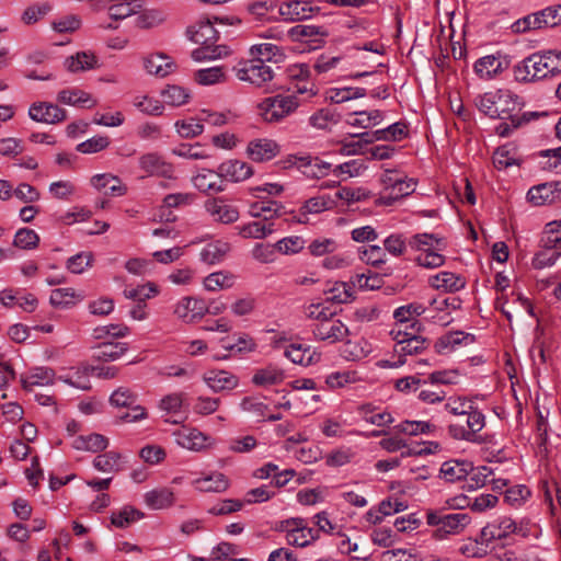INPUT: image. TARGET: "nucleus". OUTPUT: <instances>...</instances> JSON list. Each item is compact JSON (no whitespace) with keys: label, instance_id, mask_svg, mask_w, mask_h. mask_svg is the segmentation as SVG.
Masks as SVG:
<instances>
[{"label":"nucleus","instance_id":"35","mask_svg":"<svg viewBox=\"0 0 561 561\" xmlns=\"http://www.w3.org/2000/svg\"><path fill=\"white\" fill-rule=\"evenodd\" d=\"M351 283L353 286H357L364 290L379 289L385 284L383 274L367 270V272L357 273L351 276Z\"/></svg>","mask_w":561,"mask_h":561},{"label":"nucleus","instance_id":"64","mask_svg":"<svg viewBox=\"0 0 561 561\" xmlns=\"http://www.w3.org/2000/svg\"><path fill=\"white\" fill-rule=\"evenodd\" d=\"M110 146L107 136H94L77 146V150L81 153H95L106 149Z\"/></svg>","mask_w":561,"mask_h":561},{"label":"nucleus","instance_id":"36","mask_svg":"<svg viewBox=\"0 0 561 561\" xmlns=\"http://www.w3.org/2000/svg\"><path fill=\"white\" fill-rule=\"evenodd\" d=\"M388 516L408 510L410 500L400 483L388 484Z\"/></svg>","mask_w":561,"mask_h":561},{"label":"nucleus","instance_id":"30","mask_svg":"<svg viewBox=\"0 0 561 561\" xmlns=\"http://www.w3.org/2000/svg\"><path fill=\"white\" fill-rule=\"evenodd\" d=\"M473 470V466L467 460H448L440 467V476L448 482H456L467 478Z\"/></svg>","mask_w":561,"mask_h":561},{"label":"nucleus","instance_id":"42","mask_svg":"<svg viewBox=\"0 0 561 561\" xmlns=\"http://www.w3.org/2000/svg\"><path fill=\"white\" fill-rule=\"evenodd\" d=\"M230 245L227 242L215 241L206 244L201 251V260L207 264H216L224 260L229 252Z\"/></svg>","mask_w":561,"mask_h":561},{"label":"nucleus","instance_id":"14","mask_svg":"<svg viewBox=\"0 0 561 561\" xmlns=\"http://www.w3.org/2000/svg\"><path fill=\"white\" fill-rule=\"evenodd\" d=\"M527 199L535 206L561 202V183L547 182L533 186L527 193Z\"/></svg>","mask_w":561,"mask_h":561},{"label":"nucleus","instance_id":"58","mask_svg":"<svg viewBox=\"0 0 561 561\" xmlns=\"http://www.w3.org/2000/svg\"><path fill=\"white\" fill-rule=\"evenodd\" d=\"M39 237L28 228H21L16 231L13 240V245L20 249L31 250L38 245Z\"/></svg>","mask_w":561,"mask_h":561},{"label":"nucleus","instance_id":"41","mask_svg":"<svg viewBox=\"0 0 561 561\" xmlns=\"http://www.w3.org/2000/svg\"><path fill=\"white\" fill-rule=\"evenodd\" d=\"M386 139V129H378L375 131H366L360 135V139L345 144L342 150L346 154L362 153L364 146L373 144L375 140Z\"/></svg>","mask_w":561,"mask_h":561},{"label":"nucleus","instance_id":"56","mask_svg":"<svg viewBox=\"0 0 561 561\" xmlns=\"http://www.w3.org/2000/svg\"><path fill=\"white\" fill-rule=\"evenodd\" d=\"M339 119L340 115L335 112V110L325 107L312 114L309 118V122L313 127L325 129L330 124H336Z\"/></svg>","mask_w":561,"mask_h":561},{"label":"nucleus","instance_id":"9","mask_svg":"<svg viewBox=\"0 0 561 561\" xmlns=\"http://www.w3.org/2000/svg\"><path fill=\"white\" fill-rule=\"evenodd\" d=\"M434 426L424 421H404L392 428L388 430V453L402 450L401 455H410L411 450L407 448L405 439L398 437V434L405 435H417L423 433H428Z\"/></svg>","mask_w":561,"mask_h":561},{"label":"nucleus","instance_id":"34","mask_svg":"<svg viewBox=\"0 0 561 561\" xmlns=\"http://www.w3.org/2000/svg\"><path fill=\"white\" fill-rule=\"evenodd\" d=\"M430 284L433 288L443 291H457L465 287V280L451 272L436 274L430 278Z\"/></svg>","mask_w":561,"mask_h":561},{"label":"nucleus","instance_id":"38","mask_svg":"<svg viewBox=\"0 0 561 561\" xmlns=\"http://www.w3.org/2000/svg\"><path fill=\"white\" fill-rule=\"evenodd\" d=\"M239 234L245 239H263L275 231L273 222L251 221L236 227Z\"/></svg>","mask_w":561,"mask_h":561},{"label":"nucleus","instance_id":"20","mask_svg":"<svg viewBox=\"0 0 561 561\" xmlns=\"http://www.w3.org/2000/svg\"><path fill=\"white\" fill-rule=\"evenodd\" d=\"M139 165L150 176H161L164 179L174 178L173 165L163 160L157 153H147L140 157Z\"/></svg>","mask_w":561,"mask_h":561},{"label":"nucleus","instance_id":"49","mask_svg":"<svg viewBox=\"0 0 561 561\" xmlns=\"http://www.w3.org/2000/svg\"><path fill=\"white\" fill-rule=\"evenodd\" d=\"M65 64L71 72L84 71L94 68L96 58L91 53L80 51L67 58Z\"/></svg>","mask_w":561,"mask_h":561},{"label":"nucleus","instance_id":"18","mask_svg":"<svg viewBox=\"0 0 561 561\" xmlns=\"http://www.w3.org/2000/svg\"><path fill=\"white\" fill-rule=\"evenodd\" d=\"M208 311V307L203 299L185 297L181 299L174 309V313L178 318L184 320L187 323L195 322L202 319Z\"/></svg>","mask_w":561,"mask_h":561},{"label":"nucleus","instance_id":"17","mask_svg":"<svg viewBox=\"0 0 561 561\" xmlns=\"http://www.w3.org/2000/svg\"><path fill=\"white\" fill-rule=\"evenodd\" d=\"M280 152V146L273 139L257 138L248 144L247 153L254 162L274 159Z\"/></svg>","mask_w":561,"mask_h":561},{"label":"nucleus","instance_id":"10","mask_svg":"<svg viewBox=\"0 0 561 561\" xmlns=\"http://www.w3.org/2000/svg\"><path fill=\"white\" fill-rule=\"evenodd\" d=\"M137 393L127 387H119L110 397V403L116 408H128L126 412L119 416L123 422H137L147 417L146 409L137 404Z\"/></svg>","mask_w":561,"mask_h":561},{"label":"nucleus","instance_id":"63","mask_svg":"<svg viewBox=\"0 0 561 561\" xmlns=\"http://www.w3.org/2000/svg\"><path fill=\"white\" fill-rule=\"evenodd\" d=\"M470 473L471 476L467 480L466 485L463 486L468 491H472L481 486H484L489 481V477L492 474V470L486 466H482L477 468L476 470L473 469Z\"/></svg>","mask_w":561,"mask_h":561},{"label":"nucleus","instance_id":"7","mask_svg":"<svg viewBox=\"0 0 561 561\" xmlns=\"http://www.w3.org/2000/svg\"><path fill=\"white\" fill-rule=\"evenodd\" d=\"M460 417L463 419V422L459 421L449 424V435L458 440L480 443L478 433L485 426V417L483 413L473 407Z\"/></svg>","mask_w":561,"mask_h":561},{"label":"nucleus","instance_id":"29","mask_svg":"<svg viewBox=\"0 0 561 561\" xmlns=\"http://www.w3.org/2000/svg\"><path fill=\"white\" fill-rule=\"evenodd\" d=\"M192 484L201 492L222 493L228 490L230 481L222 472L215 471L209 476L195 479Z\"/></svg>","mask_w":561,"mask_h":561},{"label":"nucleus","instance_id":"59","mask_svg":"<svg viewBox=\"0 0 561 561\" xmlns=\"http://www.w3.org/2000/svg\"><path fill=\"white\" fill-rule=\"evenodd\" d=\"M416 263L425 268H437L445 263V257L436 249H424L415 259Z\"/></svg>","mask_w":561,"mask_h":561},{"label":"nucleus","instance_id":"39","mask_svg":"<svg viewBox=\"0 0 561 561\" xmlns=\"http://www.w3.org/2000/svg\"><path fill=\"white\" fill-rule=\"evenodd\" d=\"M316 539H318V530L307 527L305 520L302 525L295 526L294 530L286 535L287 543L296 547H306Z\"/></svg>","mask_w":561,"mask_h":561},{"label":"nucleus","instance_id":"44","mask_svg":"<svg viewBox=\"0 0 561 561\" xmlns=\"http://www.w3.org/2000/svg\"><path fill=\"white\" fill-rule=\"evenodd\" d=\"M145 502L153 510H162L173 504L174 494L169 489L152 490L145 494Z\"/></svg>","mask_w":561,"mask_h":561},{"label":"nucleus","instance_id":"28","mask_svg":"<svg viewBox=\"0 0 561 561\" xmlns=\"http://www.w3.org/2000/svg\"><path fill=\"white\" fill-rule=\"evenodd\" d=\"M204 381L214 392L232 390L238 386V378L226 370H210L203 377Z\"/></svg>","mask_w":561,"mask_h":561},{"label":"nucleus","instance_id":"26","mask_svg":"<svg viewBox=\"0 0 561 561\" xmlns=\"http://www.w3.org/2000/svg\"><path fill=\"white\" fill-rule=\"evenodd\" d=\"M176 442L183 448L193 451H201L211 445V438L196 428L180 431L176 435Z\"/></svg>","mask_w":561,"mask_h":561},{"label":"nucleus","instance_id":"40","mask_svg":"<svg viewBox=\"0 0 561 561\" xmlns=\"http://www.w3.org/2000/svg\"><path fill=\"white\" fill-rule=\"evenodd\" d=\"M55 379V371L48 367H37L31 371L26 378H22V387L31 390L34 386L51 385Z\"/></svg>","mask_w":561,"mask_h":561},{"label":"nucleus","instance_id":"1","mask_svg":"<svg viewBox=\"0 0 561 561\" xmlns=\"http://www.w3.org/2000/svg\"><path fill=\"white\" fill-rule=\"evenodd\" d=\"M561 72V51L536 53L514 67L515 79L520 82L554 77Z\"/></svg>","mask_w":561,"mask_h":561},{"label":"nucleus","instance_id":"13","mask_svg":"<svg viewBox=\"0 0 561 561\" xmlns=\"http://www.w3.org/2000/svg\"><path fill=\"white\" fill-rule=\"evenodd\" d=\"M416 185L415 179L388 169V206L411 195Z\"/></svg>","mask_w":561,"mask_h":561},{"label":"nucleus","instance_id":"22","mask_svg":"<svg viewBox=\"0 0 561 561\" xmlns=\"http://www.w3.org/2000/svg\"><path fill=\"white\" fill-rule=\"evenodd\" d=\"M334 206L335 202L329 195L311 197L304 202L298 210V217L296 220L298 224L306 225L309 222V215L320 214L324 210L332 209Z\"/></svg>","mask_w":561,"mask_h":561},{"label":"nucleus","instance_id":"23","mask_svg":"<svg viewBox=\"0 0 561 561\" xmlns=\"http://www.w3.org/2000/svg\"><path fill=\"white\" fill-rule=\"evenodd\" d=\"M508 62L501 55H488L474 62V71L481 79H491L502 72Z\"/></svg>","mask_w":561,"mask_h":561},{"label":"nucleus","instance_id":"50","mask_svg":"<svg viewBox=\"0 0 561 561\" xmlns=\"http://www.w3.org/2000/svg\"><path fill=\"white\" fill-rule=\"evenodd\" d=\"M144 517V513L133 506H125L118 512H113L111 523L117 528H126L131 523Z\"/></svg>","mask_w":561,"mask_h":561},{"label":"nucleus","instance_id":"3","mask_svg":"<svg viewBox=\"0 0 561 561\" xmlns=\"http://www.w3.org/2000/svg\"><path fill=\"white\" fill-rule=\"evenodd\" d=\"M236 77L255 88H263L265 92H272L278 85L274 82V69L262 61V58L241 60L234 66Z\"/></svg>","mask_w":561,"mask_h":561},{"label":"nucleus","instance_id":"48","mask_svg":"<svg viewBox=\"0 0 561 561\" xmlns=\"http://www.w3.org/2000/svg\"><path fill=\"white\" fill-rule=\"evenodd\" d=\"M541 30L561 24V4H552L536 11Z\"/></svg>","mask_w":561,"mask_h":561},{"label":"nucleus","instance_id":"19","mask_svg":"<svg viewBox=\"0 0 561 561\" xmlns=\"http://www.w3.org/2000/svg\"><path fill=\"white\" fill-rule=\"evenodd\" d=\"M314 9L309 2L302 0H290L279 4L278 14L286 22H297L310 19Z\"/></svg>","mask_w":561,"mask_h":561},{"label":"nucleus","instance_id":"57","mask_svg":"<svg viewBox=\"0 0 561 561\" xmlns=\"http://www.w3.org/2000/svg\"><path fill=\"white\" fill-rule=\"evenodd\" d=\"M197 83L202 85L216 84L225 80V72L222 67H211L199 69L194 76Z\"/></svg>","mask_w":561,"mask_h":561},{"label":"nucleus","instance_id":"62","mask_svg":"<svg viewBox=\"0 0 561 561\" xmlns=\"http://www.w3.org/2000/svg\"><path fill=\"white\" fill-rule=\"evenodd\" d=\"M305 240L299 236H291L280 239L275 243V248L283 254H295L305 248Z\"/></svg>","mask_w":561,"mask_h":561},{"label":"nucleus","instance_id":"8","mask_svg":"<svg viewBox=\"0 0 561 561\" xmlns=\"http://www.w3.org/2000/svg\"><path fill=\"white\" fill-rule=\"evenodd\" d=\"M299 103L295 95H275L259 104L260 114L266 123H278L293 113Z\"/></svg>","mask_w":561,"mask_h":561},{"label":"nucleus","instance_id":"61","mask_svg":"<svg viewBox=\"0 0 561 561\" xmlns=\"http://www.w3.org/2000/svg\"><path fill=\"white\" fill-rule=\"evenodd\" d=\"M176 130L182 138H194L204 130L201 119L190 118L187 121H179L175 123Z\"/></svg>","mask_w":561,"mask_h":561},{"label":"nucleus","instance_id":"21","mask_svg":"<svg viewBox=\"0 0 561 561\" xmlns=\"http://www.w3.org/2000/svg\"><path fill=\"white\" fill-rule=\"evenodd\" d=\"M294 164L307 178L321 179L329 174L331 163L321 160L318 157H295Z\"/></svg>","mask_w":561,"mask_h":561},{"label":"nucleus","instance_id":"32","mask_svg":"<svg viewBox=\"0 0 561 561\" xmlns=\"http://www.w3.org/2000/svg\"><path fill=\"white\" fill-rule=\"evenodd\" d=\"M108 439L101 434L80 435L72 442V447L77 450L100 453L107 448Z\"/></svg>","mask_w":561,"mask_h":561},{"label":"nucleus","instance_id":"53","mask_svg":"<svg viewBox=\"0 0 561 561\" xmlns=\"http://www.w3.org/2000/svg\"><path fill=\"white\" fill-rule=\"evenodd\" d=\"M425 312V307L421 304H409L397 308L393 312V318L397 323L411 322V327L415 323V316H420Z\"/></svg>","mask_w":561,"mask_h":561},{"label":"nucleus","instance_id":"60","mask_svg":"<svg viewBox=\"0 0 561 561\" xmlns=\"http://www.w3.org/2000/svg\"><path fill=\"white\" fill-rule=\"evenodd\" d=\"M337 249V242L331 238H318L311 241L308 245V250L313 256H322L331 254Z\"/></svg>","mask_w":561,"mask_h":561},{"label":"nucleus","instance_id":"11","mask_svg":"<svg viewBox=\"0 0 561 561\" xmlns=\"http://www.w3.org/2000/svg\"><path fill=\"white\" fill-rule=\"evenodd\" d=\"M311 331L316 340L330 344L344 341L348 334V328L335 317L325 322L313 323Z\"/></svg>","mask_w":561,"mask_h":561},{"label":"nucleus","instance_id":"24","mask_svg":"<svg viewBox=\"0 0 561 561\" xmlns=\"http://www.w3.org/2000/svg\"><path fill=\"white\" fill-rule=\"evenodd\" d=\"M218 174L230 182H241L253 174L250 164L240 160H228L218 165Z\"/></svg>","mask_w":561,"mask_h":561},{"label":"nucleus","instance_id":"54","mask_svg":"<svg viewBox=\"0 0 561 561\" xmlns=\"http://www.w3.org/2000/svg\"><path fill=\"white\" fill-rule=\"evenodd\" d=\"M121 454L116 451H107L98 455L93 460V467L101 472H117L119 471L118 460Z\"/></svg>","mask_w":561,"mask_h":561},{"label":"nucleus","instance_id":"45","mask_svg":"<svg viewBox=\"0 0 561 561\" xmlns=\"http://www.w3.org/2000/svg\"><path fill=\"white\" fill-rule=\"evenodd\" d=\"M560 256L561 251H559L558 248L542 243V249L539 250L533 259V266L535 268L551 267L557 263Z\"/></svg>","mask_w":561,"mask_h":561},{"label":"nucleus","instance_id":"31","mask_svg":"<svg viewBox=\"0 0 561 561\" xmlns=\"http://www.w3.org/2000/svg\"><path fill=\"white\" fill-rule=\"evenodd\" d=\"M127 350V343L103 342L93 348L92 358L99 362H114L121 358Z\"/></svg>","mask_w":561,"mask_h":561},{"label":"nucleus","instance_id":"55","mask_svg":"<svg viewBox=\"0 0 561 561\" xmlns=\"http://www.w3.org/2000/svg\"><path fill=\"white\" fill-rule=\"evenodd\" d=\"M358 413L367 423L382 427L385 425L386 410L373 403H365L358 408Z\"/></svg>","mask_w":561,"mask_h":561},{"label":"nucleus","instance_id":"12","mask_svg":"<svg viewBox=\"0 0 561 561\" xmlns=\"http://www.w3.org/2000/svg\"><path fill=\"white\" fill-rule=\"evenodd\" d=\"M516 522L508 516H500L488 523L480 531V543L489 545L494 540H504L513 535Z\"/></svg>","mask_w":561,"mask_h":561},{"label":"nucleus","instance_id":"43","mask_svg":"<svg viewBox=\"0 0 561 561\" xmlns=\"http://www.w3.org/2000/svg\"><path fill=\"white\" fill-rule=\"evenodd\" d=\"M57 100L60 103L69 105H78L91 108L95 105V101L92 100L89 93L81 90H61L58 93Z\"/></svg>","mask_w":561,"mask_h":561},{"label":"nucleus","instance_id":"25","mask_svg":"<svg viewBox=\"0 0 561 561\" xmlns=\"http://www.w3.org/2000/svg\"><path fill=\"white\" fill-rule=\"evenodd\" d=\"M144 68L150 75L164 78L176 69V64L165 54L157 53L144 58Z\"/></svg>","mask_w":561,"mask_h":561},{"label":"nucleus","instance_id":"51","mask_svg":"<svg viewBox=\"0 0 561 561\" xmlns=\"http://www.w3.org/2000/svg\"><path fill=\"white\" fill-rule=\"evenodd\" d=\"M161 95L167 104L171 106H181L188 102L191 93L187 89L180 85H168L162 90Z\"/></svg>","mask_w":561,"mask_h":561},{"label":"nucleus","instance_id":"16","mask_svg":"<svg viewBox=\"0 0 561 561\" xmlns=\"http://www.w3.org/2000/svg\"><path fill=\"white\" fill-rule=\"evenodd\" d=\"M205 209L214 221L229 225L239 219V210L236 206L227 204L224 198L216 197L205 202Z\"/></svg>","mask_w":561,"mask_h":561},{"label":"nucleus","instance_id":"27","mask_svg":"<svg viewBox=\"0 0 561 561\" xmlns=\"http://www.w3.org/2000/svg\"><path fill=\"white\" fill-rule=\"evenodd\" d=\"M285 356L294 364L301 366H309L320 360L321 354L316 352L309 345L305 344H290L285 350Z\"/></svg>","mask_w":561,"mask_h":561},{"label":"nucleus","instance_id":"47","mask_svg":"<svg viewBox=\"0 0 561 561\" xmlns=\"http://www.w3.org/2000/svg\"><path fill=\"white\" fill-rule=\"evenodd\" d=\"M358 50L366 53V55H363L360 58L366 60V62L369 64L370 67L383 66L381 61V58L383 57L386 51V46L383 45V43L379 41H370L368 43H365L362 48H358Z\"/></svg>","mask_w":561,"mask_h":561},{"label":"nucleus","instance_id":"6","mask_svg":"<svg viewBox=\"0 0 561 561\" xmlns=\"http://www.w3.org/2000/svg\"><path fill=\"white\" fill-rule=\"evenodd\" d=\"M390 334L394 335L393 339L397 342L393 346L392 359H388V368L402 366L407 362L405 356L417 354L425 348V340L414 333L391 330Z\"/></svg>","mask_w":561,"mask_h":561},{"label":"nucleus","instance_id":"15","mask_svg":"<svg viewBox=\"0 0 561 561\" xmlns=\"http://www.w3.org/2000/svg\"><path fill=\"white\" fill-rule=\"evenodd\" d=\"M30 117L39 123L57 124L67 118L66 111L56 104L48 102H36L30 106Z\"/></svg>","mask_w":561,"mask_h":561},{"label":"nucleus","instance_id":"5","mask_svg":"<svg viewBox=\"0 0 561 561\" xmlns=\"http://www.w3.org/2000/svg\"><path fill=\"white\" fill-rule=\"evenodd\" d=\"M426 523L436 527L434 537L438 540L445 539L450 535H458L471 523V517L467 513H446L445 510H428L426 512Z\"/></svg>","mask_w":561,"mask_h":561},{"label":"nucleus","instance_id":"37","mask_svg":"<svg viewBox=\"0 0 561 561\" xmlns=\"http://www.w3.org/2000/svg\"><path fill=\"white\" fill-rule=\"evenodd\" d=\"M285 378L283 369L275 365H268L264 368L257 369L253 377L252 382L256 386H272L280 383Z\"/></svg>","mask_w":561,"mask_h":561},{"label":"nucleus","instance_id":"2","mask_svg":"<svg viewBox=\"0 0 561 561\" xmlns=\"http://www.w3.org/2000/svg\"><path fill=\"white\" fill-rule=\"evenodd\" d=\"M474 104L484 115L505 119L506 115L519 108L520 102L518 95L511 90L499 89L476 96Z\"/></svg>","mask_w":561,"mask_h":561},{"label":"nucleus","instance_id":"33","mask_svg":"<svg viewBox=\"0 0 561 561\" xmlns=\"http://www.w3.org/2000/svg\"><path fill=\"white\" fill-rule=\"evenodd\" d=\"M351 279L348 282H335L332 287L324 290L325 301L331 304H347L354 299Z\"/></svg>","mask_w":561,"mask_h":561},{"label":"nucleus","instance_id":"46","mask_svg":"<svg viewBox=\"0 0 561 561\" xmlns=\"http://www.w3.org/2000/svg\"><path fill=\"white\" fill-rule=\"evenodd\" d=\"M250 55L252 58H262V61L265 64L272 60L278 62L283 58L279 47L271 43L251 46Z\"/></svg>","mask_w":561,"mask_h":561},{"label":"nucleus","instance_id":"4","mask_svg":"<svg viewBox=\"0 0 561 561\" xmlns=\"http://www.w3.org/2000/svg\"><path fill=\"white\" fill-rule=\"evenodd\" d=\"M218 39V32L210 21H201L197 28L192 32L191 41L199 44L201 47L192 51V58L195 61L211 60L228 55V49L224 45H215Z\"/></svg>","mask_w":561,"mask_h":561},{"label":"nucleus","instance_id":"52","mask_svg":"<svg viewBox=\"0 0 561 561\" xmlns=\"http://www.w3.org/2000/svg\"><path fill=\"white\" fill-rule=\"evenodd\" d=\"M234 275L225 272H215L204 279V286L207 290L216 291L218 289L230 288L234 284Z\"/></svg>","mask_w":561,"mask_h":561}]
</instances>
